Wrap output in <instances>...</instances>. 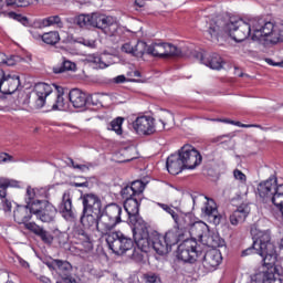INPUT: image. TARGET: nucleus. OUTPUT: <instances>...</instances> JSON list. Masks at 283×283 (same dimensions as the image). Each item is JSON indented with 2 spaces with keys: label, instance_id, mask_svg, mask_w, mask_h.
<instances>
[{
  "label": "nucleus",
  "instance_id": "obj_1",
  "mask_svg": "<svg viewBox=\"0 0 283 283\" xmlns=\"http://www.w3.org/2000/svg\"><path fill=\"white\" fill-rule=\"evenodd\" d=\"M224 34H229L237 43H242L248 36H252V41H262L265 48L283 43L282 31L277 29L275 22L264 17L251 18L249 22L235 18L227 22L222 18H217L209 23L206 31V38L212 43H218Z\"/></svg>",
  "mask_w": 283,
  "mask_h": 283
},
{
  "label": "nucleus",
  "instance_id": "obj_2",
  "mask_svg": "<svg viewBox=\"0 0 283 283\" xmlns=\"http://www.w3.org/2000/svg\"><path fill=\"white\" fill-rule=\"evenodd\" d=\"M250 233L252 235L253 244L242 251V255H251V253H258L263 258V264L265 266H273L277 262V250L275 244L271 242V230H260L258 226H252Z\"/></svg>",
  "mask_w": 283,
  "mask_h": 283
},
{
  "label": "nucleus",
  "instance_id": "obj_3",
  "mask_svg": "<svg viewBox=\"0 0 283 283\" xmlns=\"http://www.w3.org/2000/svg\"><path fill=\"white\" fill-rule=\"evenodd\" d=\"M74 22L80 28H96L106 36H116L120 29L116 18L103 13L80 14L75 18Z\"/></svg>",
  "mask_w": 283,
  "mask_h": 283
},
{
  "label": "nucleus",
  "instance_id": "obj_4",
  "mask_svg": "<svg viewBox=\"0 0 283 283\" xmlns=\"http://www.w3.org/2000/svg\"><path fill=\"white\" fill-rule=\"evenodd\" d=\"M52 94V86L46 83H38L33 91V101L30 102V95L25 92L18 94L15 105L18 107H30L31 109H41L45 105V99Z\"/></svg>",
  "mask_w": 283,
  "mask_h": 283
},
{
  "label": "nucleus",
  "instance_id": "obj_5",
  "mask_svg": "<svg viewBox=\"0 0 283 283\" xmlns=\"http://www.w3.org/2000/svg\"><path fill=\"white\" fill-rule=\"evenodd\" d=\"M99 229L102 234L109 233L116 229L117 224L123 222V207L117 203L106 205L99 212Z\"/></svg>",
  "mask_w": 283,
  "mask_h": 283
},
{
  "label": "nucleus",
  "instance_id": "obj_6",
  "mask_svg": "<svg viewBox=\"0 0 283 283\" xmlns=\"http://www.w3.org/2000/svg\"><path fill=\"white\" fill-rule=\"evenodd\" d=\"M256 191L265 202H272L274 205L283 202V184L277 185V178L275 176L261 181L256 187Z\"/></svg>",
  "mask_w": 283,
  "mask_h": 283
},
{
  "label": "nucleus",
  "instance_id": "obj_7",
  "mask_svg": "<svg viewBox=\"0 0 283 283\" xmlns=\"http://www.w3.org/2000/svg\"><path fill=\"white\" fill-rule=\"evenodd\" d=\"M102 235H106V244L115 255H124V253L134 249V240L120 231H111Z\"/></svg>",
  "mask_w": 283,
  "mask_h": 283
},
{
  "label": "nucleus",
  "instance_id": "obj_8",
  "mask_svg": "<svg viewBox=\"0 0 283 283\" xmlns=\"http://www.w3.org/2000/svg\"><path fill=\"white\" fill-rule=\"evenodd\" d=\"M200 255H202V251L200 250L197 240L186 239L178 245L177 258L178 260H181V262L193 264Z\"/></svg>",
  "mask_w": 283,
  "mask_h": 283
},
{
  "label": "nucleus",
  "instance_id": "obj_9",
  "mask_svg": "<svg viewBox=\"0 0 283 283\" xmlns=\"http://www.w3.org/2000/svg\"><path fill=\"white\" fill-rule=\"evenodd\" d=\"M192 202L196 205V202H202L203 207L201 208V211L206 218H208L209 222H212V224H220L222 222V217L218 212V206L216 205V201L213 199L205 196V195H198L192 196Z\"/></svg>",
  "mask_w": 283,
  "mask_h": 283
},
{
  "label": "nucleus",
  "instance_id": "obj_10",
  "mask_svg": "<svg viewBox=\"0 0 283 283\" xmlns=\"http://www.w3.org/2000/svg\"><path fill=\"white\" fill-rule=\"evenodd\" d=\"M134 242L137 248L144 253H149L153 247L154 237L149 235L147 222H142L133 226Z\"/></svg>",
  "mask_w": 283,
  "mask_h": 283
},
{
  "label": "nucleus",
  "instance_id": "obj_11",
  "mask_svg": "<svg viewBox=\"0 0 283 283\" xmlns=\"http://www.w3.org/2000/svg\"><path fill=\"white\" fill-rule=\"evenodd\" d=\"M148 55L159 59H174L182 56V51L171 43H153L148 48Z\"/></svg>",
  "mask_w": 283,
  "mask_h": 283
},
{
  "label": "nucleus",
  "instance_id": "obj_12",
  "mask_svg": "<svg viewBox=\"0 0 283 283\" xmlns=\"http://www.w3.org/2000/svg\"><path fill=\"white\" fill-rule=\"evenodd\" d=\"M33 216L41 222H54L56 208L49 201L42 200L31 205Z\"/></svg>",
  "mask_w": 283,
  "mask_h": 283
},
{
  "label": "nucleus",
  "instance_id": "obj_13",
  "mask_svg": "<svg viewBox=\"0 0 283 283\" xmlns=\"http://www.w3.org/2000/svg\"><path fill=\"white\" fill-rule=\"evenodd\" d=\"M178 154L186 169H196L202 163V155L191 145H184L178 150Z\"/></svg>",
  "mask_w": 283,
  "mask_h": 283
},
{
  "label": "nucleus",
  "instance_id": "obj_14",
  "mask_svg": "<svg viewBox=\"0 0 283 283\" xmlns=\"http://www.w3.org/2000/svg\"><path fill=\"white\" fill-rule=\"evenodd\" d=\"M83 205V213H94L95 216H101L103 211V202L101 197L95 193H84L81 196Z\"/></svg>",
  "mask_w": 283,
  "mask_h": 283
},
{
  "label": "nucleus",
  "instance_id": "obj_15",
  "mask_svg": "<svg viewBox=\"0 0 283 283\" xmlns=\"http://www.w3.org/2000/svg\"><path fill=\"white\" fill-rule=\"evenodd\" d=\"M124 209H125V211L128 216V220L133 227L145 222V220H143V218L139 214L140 197H136L135 199L126 200L124 202Z\"/></svg>",
  "mask_w": 283,
  "mask_h": 283
},
{
  "label": "nucleus",
  "instance_id": "obj_16",
  "mask_svg": "<svg viewBox=\"0 0 283 283\" xmlns=\"http://www.w3.org/2000/svg\"><path fill=\"white\" fill-rule=\"evenodd\" d=\"M200 258L207 271H216L222 264V253L218 249H210L205 254L201 252Z\"/></svg>",
  "mask_w": 283,
  "mask_h": 283
},
{
  "label": "nucleus",
  "instance_id": "obj_17",
  "mask_svg": "<svg viewBox=\"0 0 283 283\" xmlns=\"http://www.w3.org/2000/svg\"><path fill=\"white\" fill-rule=\"evenodd\" d=\"M133 128L139 136H151L156 132V126L154 125V118L147 116L137 117L133 123Z\"/></svg>",
  "mask_w": 283,
  "mask_h": 283
},
{
  "label": "nucleus",
  "instance_id": "obj_18",
  "mask_svg": "<svg viewBox=\"0 0 283 283\" xmlns=\"http://www.w3.org/2000/svg\"><path fill=\"white\" fill-rule=\"evenodd\" d=\"M251 213V206L249 203H241L231 214H230V224L238 227L242 224Z\"/></svg>",
  "mask_w": 283,
  "mask_h": 283
},
{
  "label": "nucleus",
  "instance_id": "obj_19",
  "mask_svg": "<svg viewBox=\"0 0 283 283\" xmlns=\"http://www.w3.org/2000/svg\"><path fill=\"white\" fill-rule=\"evenodd\" d=\"M34 212L32 211V203L30 206H18L13 211L14 222L18 224H27L32 220Z\"/></svg>",
  "mask_w": 283,
  "mask_h": 283
},
{
  "label": "nucleus",
  "instance_id": "obj_20",
  "mask_svg": "<svg viewBox=\"0 0 283 283\" xmlns=\"http://www.w3.org/2000/svg\"><path fill=\"white\" fill-rule=\"evenodd\" d=\"M251 283H283V277L280 274L276 276L273 270H268L254 274Z\"/></svg>",
  "mask_w": 283,
  "mask_h": 283
},
{
  "label": "nucleus",
  "instance_id": "obj_21",
  "mask_svg": "<svg viewBox=\"0 0 283 283\" xmlns=\"http://www.w3.org/2000/svg\"><path fill=\"white\" fill-rule=\"evenodd\" d=\"M166 167H167V170L172 176H178V174H181L184 171V169H187L185 167V164L182 163V159H181L179 153L172 154L167 158Z\"/></svg>",
  "mask_w": 283,
  "mask_h": 283
},
{
  "label": "nucleus",
  "instance_id": "obj_22",
  "mask_svg": "<svg viewBox=\"0 0 283 283\" xmlns=\"http://www.w3.org/2000/svg\"><path fill=\"white\" fill-rule=\"evenodd\" d=\"M163 239L166 241V244H168L171 250V247H176L178 242H185V240H188L189 238H187L186 231L175 228V230H169L168 232H166Z\"/></svg>",
  "mask_w": 283,
  "mask_h": 283
},
{
  "label": "nucleus",
  "instance_id": "obj_23",
  "mask_svg": "<svg viewBox=\"0 0 283 283\" xmlns=\"http://www.w3.org/2000/svg\"><path fill=\"white\" fill-rule=\"evenodd\" d=\"M19 85H21V80L18 75H6L4 73L0 92L1 94H14L19 90Z\"/></svg>",
  "mask_w": 283,
  "mask_h": 283
},
{
  "label": "nucleus",
  "instance_id": "obj_24",
  "mask_svg": "<svg viewBox=\"0 0 283 283\" xmlns=\"http://www.w3.org/2000/svg\"><path fill=\"white\" fill-rule=\"evenodd\" d=\"M59 209H60V213L63 214V217L66 220H70V218H74V209L72 206V195L70 193V190L64 191Z\"/></svg>",
  "mask_w": 283,
  "mask_h": 283
},
{
  "label": "nucleus",
  "instance_id": "obj_25",
  "mask_svg": "<svg viewBox=\"0 0 283 283\" xmlns=\"http://www.w3.org/2000/svg\"><path fill=\"white\" fill-rule=\"evenodd\" d=\"M188 231L191 235L190 240L196 241V239H198L202 242V240H205V235L209 233V226L202 221H195Z\"/></svg>",
  "mask_w": 283,
  "mask_h": 283
},
{
  "label": "nucleus",
  "instance_id": "obj_26",
  "mask_svg": "<svg viewBox=\"0 0 283 283\" xmlns=\"http://www.w3.org/2000/svg\"><path fill=\"white\" fill-rule=\"evenodd\" d=\"M81 224L84 229H96L99 233H103V230L99 228L101 214L83 213L81 217Z\"/></svg>",
  "mask_w": 283,
  "mask_h": 283
},
{
  "label": "nucleus",
  "instance_id": "obj_27",
  "mask_svg": "<svg viewBox=\"0 0 283 283\" xmlns=\"http://www.w3.org/2000/svg\"><path fill=\"white\" fill-rule=\"evenodd\" d=\"M69 99L76 109H81L87 105V95L78 88H73L70 91Z\"/></svg>",
  "mask_w": 283,
  "mask_h": 283
},
{
  "label": "nucleus",
  "instance_id": "obj_28",
  "mask_svg": "<svg viewBox=\"0 0 283 283\" xmlns=\"http://www.w3.org/2000/svg\"><path fill=\"white\" fill-rule=\"evenodd\" d=\"M55 264L59 273L63 276V280L67 283H76V280L70 275L72 272V263L63 260L55 259Z\"/></svg>",
  "mask_w": 283,
  "mask_h": 283
},
{
  "label": "nucleus",
  "instance_id": "obj_29",
  "mask_svg": "<svg viewBox=\"0 0 283 283\" xmlns=\"http://www.w3.org/2000/svg\"><path fill=\"white\" fill-rule=\"evenodd\" d=\"M175 224H176V229L180 230V231H189L190 227L193 224L195 220H193V214L191 213H179L177 214V217L175 218Z\"/></svg>",
  "mask_w": 283,
  "mask_h": 283
},
{
  "label": "nucleus",
  "instance_id": "obj_30",
  "mask_svg": "<svg viewBox=\"0 0 283 283\" xmlns=\"http://www.w3.org/2000/svg\"><path fill=\"white\" fill-rule=\"evenodd\" d=\"M151 249H154L158 255H167V253L171 251L167 241L163 237L158 235L153 237Z\"/></svg>",
  "mask_w": 283,
  "mask_h": 283
},
{
  "label": "nucleus",
  "instance_id": "obj_31",
  "mask_svg": "<svg viewBox=\"0 0 283 283\" xmlns=\"http://www.w3.org/2000/svg\"><path fill=\"white\" fill-rule=\"evenodd\" d=\"M205 65L211 70H222L224 61L218 53H211L206 56Z\"/></svg>",
  "mask_w": 283,
  "mask_h": 283
},
{
  "label": "nucleus",
  "instance_id": "obj_32",
  "mask_svg": "<svg viewBox=\"0 0 283 283\" xmlns=\"http://www.w3.org/2000/svg\"><path fill=\"white\" fill-rule=\"evenodd\" d=\"M86 63H92L93 67L96 70H105V67H109L113 61H105V57H101L96 54L87 55L85 59Z\"/></svg>",
  "mask_w": 283,
  "mask_h": 283
},
{
  "label": "nucleus",
  "instance_id": "obj_33",
  "mask_svg": "<svg viewBox=\"0 0 283 283\" xmlns=\"http://www.w3.org/2000/svg\"><path fill=\"white\" fill-rule=\"evenodd\" d=\"M75 238L80 240L82 247L84 248L85 253H90V251L94 249V244L92 243V238L87 232H85V230H78L77 232H75Z\"/></svg>",
  "mask_w": 283,
  "mask_h": 283
},
{
  "label": "nucleus",
  "instance_id": "obj_34",
  "mask_svg": "<svg viewBox=\"0 0 283 283\" xmlns=\"http://www.w3.org/2000/svg\"><path fill=\"white\" fill-rule=\"evenodd\" d=\"M203 244L210 247L211 249H218L224 247V240L220 239L217 234H206L202 240Z\"/></svg>",
  "mask_w": 283,
  "mask_h": 283
},
{
  "label": "nucleus",
  "instance_id": "obj_35",
  "mask_svg": "<svg viewBox=\"0 0 283 283\" xmlns=\"http://www.w3.org/2000/svg\"><path fill=\"white\" fill-rule=\"evenodd\" d=\"M7 189H8L7 186H4L0 181V200H1L2 209L6 212H10V211H12V201L10 199H8Z\"/></svg>",
  "mask_w": 283,
  "mask_h": 283
},
{
  "label": "nucleus",
  "instance_id": "obj_36",
  "mask_svg": "<svg viewBox=\"0 0 283 283\" xmlns=\"http://www.w3.org/2000/svg\"><path fill=\"white\" fill-rule=\"evenodd\" d=\"M35 38L41 39L43 43H46V45H56V43L61 41V35L59 34V31H51Z\"/></svg>",
  "mask_w": 283,
  "mask_h": 283
},
{
  "label": "nucleus",
  "instance_id": "obj_37",
  "mask_svg": "<svg viewBox=\"0 0 283 283\" xmlns=\"http://www.w3.org/2000/svg\"><path fill=\"white\" fill-rule=\"evenodd\" d=\"M41 28H50L55 25L56 28H63V20L60 15H50L40 21Z\"/></svg>",
  "mask_w": 283,
  "mask_h": 283
},
{
  "label": "nucleus",
  "instance_id": "obj_38",
  "mask_svg": "<svg viewBox=\"0 0 283 283\" xmlns=\"http://www.w3.org/2000/svg\"><path fill=\"white\" fill-rule=\"evenodd\" d=\"M54 74H63V72H76V63L64 60L61 66H55L53 69Z\"/></svg>",
  "mask_w": 283,
  "mask_h": 283
},
{
  "label": "nucleus",
  "instance_id": "obj_39",
  "mask_svg": "<svg viewBox=\"0 0 283 283\" xmlns=\"http://www.w3.org/2000/svg\"><path fill=\"white\" fill-rule=\"evenodd\" d=\"M157 206L160 207V209H163V211H166V213H169V216H171L172 220H176V218L178 216V213H176V211H180V201H175V206L174 205L169 206V205L161 203V202H157Z\"/></svg>",
  "mask_w": 283,
  "mask_h": 283
},
{
  "label": "nucleus",
  "instance_id": "obj_40",
  "mask_svg": "<svg viewBox=\"0 0 283 283\" xmlns=\"http://www.w3.org/2000/svg\"><path fill=\"white\" fill-rule=\"evenodd\" d=\"M144 54H149V45L143 41H139L136 43V45H134L133 56H143Z\"/></svg>",
  "mask_w": 283,
  "mask_h": 283
},
{
  "label": "nucleus",
  "instance_id": "obj_41",
  "mask_svg": "<svg viewBox=\"0 0 283 283\" xmlns=\"http://www.w3.org/2000/svg\"><path fill=\"white\" fill-rule=\"evenodd\" d=\"M143 280L145 283H163V279H160V274L156 272H148L143 275Z\"/></svg>",
  "mask_w": 283,
  "mask_h": 283
},
{
  "label": "nucleus",
  "instance_id": "obj_42",
  "mask_svg": "<svg viewBox=\"0 0 283 283\" xmlns=\"http://www.w3.org/2000/svg\"><path fill=\"white\" fill-rule=\"evenodd\" d=\"M36 198V191L32 189V187L27 188V196H25V202L27 206L30 207V205H34L35 202H42L43 200L34 199Z\"/></svg>",
  "mask_w": 283,
  "mask_h": 283
},
{
  "label": "nucleus",
  "instance_id": "obj_43",
  "mask_svg": "<svg viewBox=\"0 0 283 283\" xmlns=\"http://www.w3.org/2000/svg\"><path fill=\"white\" fill-rule=\"evenodd\" d=\"M123 120H125L123 117H117L111 122V128L112 132H116L118 136L123 134Z\"/></svg>",
  "mask_w": 283,
  "mask_h": 283
},
{
  "label": "nucleus",
  "instance_id": "obj_44",
  "mask_svg": "<svg viewBox=\"0 0 283 283\" xmlns=\"http://www.w3.org/2000/svg\"><path fill=\"white\" fill-rule=\"evenodd\" d=\"M120 196L122 198L126 201V200H133L135 198H138L136 192H134V189L132 188V186H126L122 189L120 191Z\"/></svg>",
  "mask_w": 283,
  "mask_h": 283
},
{
  "label": "nucleus",
  "instance_id": "obj_45",
  "mask_svg": "<svg viewBox=\"0 0 283 283\" xmlns=\"http://www.w3.org/2000/svg\"><path fill=\"white\" fill-rule=\"evenodd\" d=\"M130 188L134 193L137 195V198H140V196H143V191H145V184L142 180H136L132 182Z\"/></svg>",
  "mask_w": 283,
  "mask_h": 283
},
{
  "label": "nucleus",
  "instance_id": "obj_46",
  "mask_svg": "<svg viewBox=\"0 0 283 283\" xmlns=\"http://www.w3.org/2000/svg\"><path fill=\"white\" fill-rule=\"evenodd\" d=\"M55 98V103L52 105V109L54 112H56V109H59L60 112L67 109V107L65 106V98H63V96H57Z\"/></svg>",
  "mask_w": 283,
  "mask_h": 283
},
{
  "label": "nucleus",
  "instance_id": "obj_47",
  "mask_svg": "<svg viewBox=\"0 0 283 283\" xmlns=\"http://www.w3.org/2000/svg\"><path fill=\"white\" fill-rule=\"evenodd\" d=\"M39 238H41L44 244H52V242H54V237L46 230H42V233L39 235Z\"/></svg>",
  "mask_w": 283,
  "mask_h": 283
},
{
  "label": "nucleus",
  "instance_id": "obj_48",
  "mask_svg": "<svg viewBox=\"0 0 283 283\" xmlns=\"http://www.w3.org/2000/svg\"><path fill=\"white\" fill-rule=\"evenodd\" d=\"M233 176H234V179L239 180V182H241L242 185L247 182V175H244V172H242L240 169H234Z\"/></svg>",
  "mask_w": 283,
  "mask_h": 283
},
{
  "label": "nucleus",
  "instance_id": "obj_49",
  "mask_svg": "<svg viewBox=\"0 0 283 283\" xmlns=\"http://www.w3.org/2000/svg\"><path fill=\"white\" fill-rule=\"evenodd\" d=\"M49 86H51V85H49ZM52 87H53L55 91H53ZM51 90H52L51 94H53L54 97L63 96V95L65 94L63 86H59V85H56V84H52ZM51 94H50V95H51ZM50 95H49V96H50Z\"/></svg>",
  "mask_w": 283,
  "mask_h": 283
},
{
  "label": "nucleus",
  "instance_id": "obj_50",
  "mask_svg": "<svg viewBox=\"0 0 283 283\" xmlns=\"http://www.w3.org/2000/svg\"><path fill=\"white\" fill-rule=\"evenodd\" d=\"M13 262L15 264H20V266H22V269H30V263H28V261L23 260V258L15 255V258L13 259Z\"/></svg>",
  "mask_w": 283,
  "mask_h": 283
},
{
  "label": "nucleus",
  "instance_id": "obj_51",
  "mask_svg": "<svg viewBox=\"0 0 283 283\" xmlns=\"http://www.w3.org/2000/svg\"><path fill=\"white\" fill-rule=\"evenodd\" d=\"M92 167H94L92 163H86L82 165L77 164L76 166H74V169H78L80 171H90Z\"/></svg>",
  "mask_w": 283,
  "mask_h": 283
},
{
  "label": "nucleus",
  "instance_id": "obj_52",
  "mask_svg": "<svg viewBox=\"0 0 283 283\" xmlns=\"http://www.w3.org/2000/svg\"><path fill=\"white\" fill-rule=\"evenodd\" d=\"M9 17L11 19H15V21H20L23 24L28 23V18H25V17H23L21 14H17L14 12H9Z\"/></svg>",
  "mask_w": 283,
  "mask_h": 283
},
{
  "label": "nucleus",
  "instance_id": "obj_53",
  "mask_svg": "<svg viewBox=\"0 0 283 283\" xmlns=\"http://www.w3.org/2000/svg\"><path fill=\"white\" fill-rule=\"evenodd\" d=\"M192 56L205 65V62L207 61L208 55L202 54V52L195 51L192 53Z\"/></svg>",
  "mask_w": 283,
  "mask_h": 283
},
{
  "label": "nucleus",
  "instance_id": "obj_54",
  "mask_svg": "<svg viewBox=\"0 0 283 283\" xmlns=\"http://www.w3.org/2000/svg\"><path fill=\"white\" fill-rule=\"evenodd\" d=\"M4 187H19V182L15 180H11V179H3L0 181Z\"/></svg>",
  "mask_w": 283,
  "mask_h": 283
},
{
  "label": "nucleus",
  "instance_id": "obj_55",
  "mask_svg": "<svg viewBox=\"0 0 283 283\" xmlns=\"http://www.w3.org/2000/svg\"><path fill=\"white\" fill-rule=\"evenodd\" d=\"M122 52H125L126 54H133L134 55V45H132V43H125L122 46Z\"/></svg>",
  "mask_w": 283,
  "mask_h": 283
},
{
  "label": "nucleus",
  "instance_id": "obj_56",
  "mask_svg": "<svg viewBox=\"0 0 283 283\" xmlns=\"http://www.w3.org/2000/svg\"><path fill=\"white\" fill-rule=\"evenodd\" d=\"M12 6H17V8H28L30 0H15Z\"/></svg>",
  "mask_w": 283,
  "mask_h": 283
},
{
  "label": "nucleus",
  "instance_id": "obj_57",
  "mask_svg": "<svg viewBox=\"0 0 283 283\" xmlns=\"http://www.w3.org/2000/svg\"><path fill=\"white\" fill-rule=\"evenodd\" d=\"M0 163H12V156H10L8 153H1Z\"/></svg>",
  "mask_w": 283,
  "mask_h": 283
},
{
  "label": "nucleus",
  "instance_id": "obj_58",
  "mask_svg": "<svg viewBox=\"0 0 283 283\" xmlns=\"http://www.w3.org/2000/svg\"><path fill=\"white\" fill-rule=\"evenodd\" d=\"M168 120H174V115L169 112H167L164 115V119H160L161 125L165 127V125H167Z\"/></svg>",
  "mask_w": 283,
  "mask_h": 283
},
{
  "label": "nucleus",
  "instance_id": "obj_59",
  "mask_svg": "<svg viewBox=\"0 0 283 283\" xmlns=\"http://www.w3.org/2000/svg\"><path fill=\"white\" fill-rule=\"evenodd\" d=\"M46 266L51 270V271H56V259H54L51 262H46Z\"/></svg>",
  "mask_w": 283,
  "mask_h": 283
},
{
  "label": "nucleus",
  "instance_id": "obj_60",
  "mask_svg": "<svg viewBox=\"0 0 283 283\" xmlns=\"http://www.w3.org/2000/svg\"><path fill=\"white\" fill-rule=\"evenodd\" d=\"M125 81H127V77H125V75H118L114 78V83H125Z\"/></svg>",
  "mask_w": 283,
  "mask_h": 283
},
{
  "label": "nucleus",
  "instance_id": "obj_61",
  "mask_svg": "<svg viewBox=\"0 0 283 283\" xmlns=\"http://www.w3.org/2000/svg\"><path fill=\"white\" fill-rule=\"evenodd\" d=\"M43 230H44L43 228H41L40 226L35 224L34 228H33L32 233H34L35 235H41Z\"/></svg>",
  "mask_w": 283,
  "mask_h": 283
},
{
  "label": "nucleus",
  "instance_id": "obj_62",
  "mask_svg": "<svg viewBox=\"0 0 283 283\" xmlns=\"http://www.w3.org/2000/svg\"><path fill=\"white\" fill-rule=\"evenodd\" d=\"M83 45H86V48H96V43H94V41H90V40H83Z\"/></svg>",
  "mask_w": 283,
  "mask_h": 283
},
{
  "label": "nucleus",
  "instance_id": "obj_63",
  "mask_svg": "<svg viewBox=\"0 0 283 283\" xmlns=\"http://www.w3.org/2000/svg\"><path fill=\"white\" fill-rule=\"evenodd\" d=\"M38 280L42 283H52V280H50V277L45 276V275H41L38 277Z\"/></svg>",
  "mask_w": 283,
  "mask_h": 283
},
{
  "label": "nucleus",
  "instance_id": "obj_64",
  "mask_svg": "<svg viewBox=\"0 0 283 283\" xmlns=\"http://www.w3.org/2000/svg\"><path fill=\"white\" fill-rule=\"evenodd\" d=\"M23 224H25V229H28L29 231H34V227H36V223H32V222H27Z\"/></svg>",
  "mask_w": 283,
  "mask_h": 283
}]
</instances>
